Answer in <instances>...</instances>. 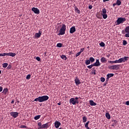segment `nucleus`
Returning a JSON list of instances; mask_svg holds the SVG:
<instances>
[{
	"label": "nucleus",
	"instance_id": "nucleus-47",
	"mask_svg": "<svg viewBox=\"0 0 129 129\" xmlns=\"http://www.w3.org/2000/svg\"><path fill=\"white\" fill-rule=\"evenodd\" d=\"M108 63H110V64H113L114 63V61H112V60H109L108 61Z\"/></svg>",
	"mask_w": 129,
	"mask_h": 129
},
{
	"label": "nucleus",
	"instance_id": "nucleus-30",
	"mask_svg": "<svg viewBox=\"0 0 129 129\" xmlns=\"http://www.w3.org/2000/svg\"><path fill=\"white\" fill-rule=\"evenodd\" d=\"M116 4L118 6H120L121 4V2L119 0H117Z\"/></svg>",
	"mask_w": 129,
	"mask_h": 129
},
{
	"label": "nucleus",
	"instance_id": "nucleus-39",
	"mask_svg": "<svg viewBox=\"0 0 129 129\" xmlns=\"http://www.w3.org/2000/svg\"><path fill=\"white\" fill-rule=\"evenodd\" d=\"M81 52H77L76 54V55H75V56H76V57H78L79 56H80V55H81Z\"/></svg>",
	"mask_w": 129,
	"mask_h": 129
},
{
	"label": "nucleus",
	"instance_id": "nucleus-25",
	"mask_svg": "<svg viewBox=\"0 0 129 129\" xmlns=\"http://www.w3.org/2000/svg\"><path fill=\"white\" fill-rule=\"evenodd\" d=\"M99 45L102 47H104L105 46V44L103 42H101L99 43Z\"/></svg>",
	"mask_w": 129,
	"mask_h": 129
},
{
	"label": "nucleus",
	"instance_id": "nucleus-15",
	"mask_svg": "<svg viewBox=\"0 0 129 129\" xmlns=\"http://www.w3.org/2000/svg\"><path fill=\"white\" fill-rule=\"evenodd\" d=\"M122 62H125L126 61L128 60L129 57L128 56H124L121 57Z\"/></svg>",
	"mask_w": 129,
	"mask_h": 129
},
{
	"label": "nucleus",
	"instance_id": "nucleus-63",
	"mask_svg": "<svg viewBox=\"0 0 129 129\" xmlns=\"http://www.w3.org/2000/svg\"><path fill=\"white\" fill-rule=\"evenodd\" d=\"M98 19H100V17H98Z\"/></svg>",
	"mask_w": 129,
	"mask_h": 129
},
{
	"label": "nucleus",
	"instance_id": "nucleus-3",
	"mask_svg": "<svg viewBox=\"0 0 129 129\" xmlns=\"http://www.w3.org/2000/svg\"><path fill=\"white\" fill-rule=\"evenodd\" d=\"M126 21L125 18H118L116 21L115 22L116 25H119L121 24H123Z\"/></svg>",
	"mask_w": 129,
	"mask_h": 129
},
{
	"label": "nucleus",
	"instance_id": "nucleus-42",
	"mask_svg": "<svg viewBox=\"0 0 129 129\" xmlns=\"http://www.w3.org/2000/svg\"><path fill=\"white\" fill-rule=\"evenodd\" d=\"M118 62H119V63H122V62H123L122 58H119V59H118Z\"/></svg>",
	"mask_w": 129,
	"mask_h": 129
},
{
	"label": "nucleus",
	"instance_id": "nucleus-38",
	"mask_svg": "<svg viewBox=\"0 0 129 129\" xmlns=\"http://www.w3.org/2000/svg\"><path fill=\"white\" fill-rule=\"evenodd\" d=\"M100 81L103 83L105 81V79L104 77H101L100 79Z\"/></svg>",
	"mask_w": 129,
	"mask_h": 129
},
{
	"label": "nucleus",
	"instance_id": "nucleus-32",
	"mask_svg": "<svg viewBox=\"0 0 129 129\" xmlns=\"http://www.w3.org/2000/svg\"><path fill=\"white\" fill-rule=\"evenodd\" d=\"M125 32L126 33H129V26H127L125 28Z\"/></svg>",
	"mask_w": 129,
	"mask_h": 129
},
{
	"label": "nucleus",
	"instance_id": "nucleus-31",
	"mask_svg": "<svg viewBox=\"0 0 129 129\" xmlns=\"http://www.w3.org/2000/svg\"><path fill=\"white\" fill-rule=\"evenodd\" d=\"M93 67H95V66L93 63V64H91V65L88 66L87 68L89 69H91Z\"/></svg>",
	"mask_w": 129,
	"mask_h": 129
},
{
	"label": "nucleus",
	"instance_id": "nucleus-41",
	"mask_svg": "<svg viewBox=\"0 0 129 129\" xmlns=\"http://www.w3.org/2000/svg\"><path fill=\"white\" fill-rule=\"evenodd\" d=\"M11 69H12V65L11 64H9L7 67V69L11 70Z\"/></svg>",
	"mask_w": 129,
	"mask_h": 129
},
{
	"label": "nucleus",
	"instance_id": "nucleus-35",
	"mask_svg": "<svg viewBox=\"0 0 129 129\" xmlns=\"http://www.w3.org/2000/svg\"><path fill=\"white\" fill-rule=\"evenodd\" d=\"M91 73L93 75H96V70H92L91 71Z\"/></svg>",
	"mask_w": 129,
	"mask_h": 129
},
{
	"label": "nucleus",
	"instance_id": "nucleus-19",
	"mask_svg": "<svg viewBox=\"0 0 129 129\" xmlns=\"http://www.w3.org/2000/svg\"><path fill=\"white\" fill-rule=\"evenodd\" d=\"M105 116L107 118V119H111V115H110V114H109V112H106L105 113Z\"/></svg>",
	"mask_w": 129,
	"mask_h": 129
},
{
	"label": "nucleus",
	"instance_id": "nucleus-50",
	"mask_svg": "<svg viewBox=\"0 0 129 129\" xmlns=\"http://www.w3.org/2000/svg\"><path fill=\"white\" fill-rule=\"evenodd\" d=\"M125 36L126 38H129V33L125 34Z\"/></svg>",
	"mask_w": 129,
	"mask_h": 129
},
{
	"label": "nucleus",
	"instance_id": "nucleus-7",
	"mask_svg": "<svg viewBox=\"0 0 129 129\" xmlns=\"http://www.w3.org/2000/svg\"><path fill=\"white\" fill-rule=\"evenodd\" d=\"M31 10L35 14L39 15L40 14V10L37 8L33 7Z\"/></svg>",
	"mask_w": 129,
	"mask_h": 129
},
{
	"label": "nucleus",
	"instance_id": "nucleus-59",
	"mask_svg": "<svg viewBox=\"0 0 129 129\" xmlns=\"http://www.w3.org/2000/svg\"><path fill=\"white\" fill-rule=\"evenodd\" d=\"M107 82H106V83H104V85H103V86H105L107 85Z\"/></svg>",
	"mask_w": 129,
	"mask_h": 129
},
{
	"label": "nucleus",
	"instance_id": "nucleus-55",
	"mask_svg": "<svg viewBox=\"0 0 129 129\" xmlns=\"http://www.w3.org/2000/svg\"><path fill=\"white\" fill-rule=\"evenodd\" d=\"M109 80V78L108 77H107L106 79V82H108Z\"/></svg>",
	"mask_w": 129,
	"mask_h": 129
},
{
	"label": "nucleus",
	"instance_id": "nucleus-1",
	"mask_svg": "<svg viewBox=\"0 0 129 129\" xmlns=\"http://www.w3.org/2000/svg\"><path fill=\"white\" fill-rule=\"evenodd\" d=\"M49 97L47 95H43L41 96H39L37 98L34 99V101L39 102V103H42L47 101Z\"/></svg>",
	"mask_w": 129,
	"mask_h": 129
},
{
	"label": "nucleus",
	"instance_id": "nucleus-51",
	"mask_svg": "<svg viewBox=\"0 0 129 129\" xmlns=\"http://www.w3.org/2000/svg\"><path fill=\"white\" fill-rule=\"evenodd\" d=\"M92 8H93V6L92 5H90V6H89V9L90 10H92Z\"/></svg>",
	"mask_w": 129,
	"mask_h": 129
},
{
	"label": "nucleus",
	"instance_id": "nucleus-40",
	"mask_svg": "<svg viewBox=\"0 0 129 129\" xmlns=\"http://www.w3.org/2000/svg\"><path fill=\"white\" fill-rule=\"evenodd\" d=\"M31 78V75L29 74L26 76V79L27 80H29Z\"/></svg>",
	"mask_w": 129,
	"mask_h": 129
},
{
	"label": "nucleus",
	"instance_id": "nucleus-52",
	"mask_svg": "<svg viewBox=\"0 0 129 129\" xmlns=\"http://www.w3.org/2000/svg\"><path fill=\"white\" fill-rule=\"evenodd\" d=\"M3 90V88L2 86H0V92H2Z\"/></svg>",
	"mask_w": 129,
	"mask_h": 129
},
{
	"label": "nucleus",
	"instance_id": "nucleus-4",
	"mask_svg": "<svg viewBox=\"0 0 129 129\" xmlns=\"http://www.w3.org/2000/svg\"><path fill=\"white\" fill-rule=\"evenodd\" d=\"M16 55V53H13V52L0 53V56L1 57L9 56H11L14 57Z\"/></svg>",
	"mask_w": 129,
	"mask_h": 129
},
{
	"label": "nucleus",
	"instance_id": "nucleus-48",
	"mask_svg": "<svg viewBox=\"0 0 129 129\" xmlns=\"http://www.w3.org/2000/svg\"><path fill=\"white\" fill-rule=\"evenodd\" d=\"M84 48H81V50H80V51H79V52H80V53H82L83 52H84Z\"/></svg>",
	"mask_w": 129,
	"mask_h": 129
},
{
	"label": "nucleus",
	"instance_id": "nucleus-29",
	"mask_svg": "<svg viewBox=\"0 0 129 129\" xmlns=\"http://www.w3.org/2000/svg\"><path fill=\"white\" fill-rule=\"evenodd\" d=\"M8 92V88H5L4 90H3V93H4V94H6Z\"/></svg>",
	"mask_w": 129,
	"mask_h": 129
},
{
	"label": "nucleus",
	"instance_id": "nucleus-27",
	"mask_svg": "<svg viewBox=\"0 0 129 129\" xmlns=\"http://www.w3.org/2000/svg\"><path fill=\"white\" fill-rule=\"evenodd\" d=\"M87 120V118L86 116H83V122H86Z\"/></svg>",
	"mask_w": 129,
	"mask_h": 129
},
{
	"label": "nucleus",
	"instance_id": "nucleus-16",
	"mask_svg": "<svg viewBox=\"0 0 129 129\" xmlns=\"http://www.w3.org/2000/svg\"><path fill=\"white\" fill-rule=\"evenodd\" d=\"M100 61L102 63H106L107 62V59L105 57H102L101 58Z\"/></svg>",
	"mask_w": 129,
	"mask_h": 129
},
{
	"label": "nucleus",
	"instance_id": "nucleus-5",
	"mask_svg": "<svg viewBox=\"0 0 129 129\" xmlns=\"http://www.w3.org/2000/svg\"><path fill=\"white\" fill-rule=\"evenodd\" d=\"M69 102L70 104H72V105H76V104H79V100H76L74 98H70L69 100Z\"/></svg>",
	"mask_w": 129,
	"mask_h": 129
},
{
	"label": "nucleus",
	"instance_id": "nucleus-60",
	"mask_svg": "<svg viewBox=\"0 0 129 129\" xmlns=\"http://www.w3.org/2000/svg\"><path fill=\"white\" fill-rule=\"evenodd\" d=\"M14 103V101L12 100V101H11V103Z\"/></svg>",
	"mask_w": 129,
	"mask_h": 129
},
{
	"label": "nucleus",
	"instance_id": "nucleus-57",
	"mask_svg": "<svg viewBox=\"0 0 129 129\" xmlns=\"http://www.w3.org/2000/svg\"><path fill=\"white\" fill-rule=\"evenodd\" d=\"M116 5H117L116 4H113V7H115Z\"/></svg>",
	"mask_w": 129,
	"mask_h": 129
},
{
	"label": "nucleus",
	"instance_id": "nucleus-14",
	"mask_svg": "<svg viewBox=\"0 0 129 129\" xmlns=\"http://www.w3.org/2000/svg\"><path fill=\"white\" fill-rule=\"evenodd\" d=\"M90 105L92 106H95L97 105V103H95L93 100H91L89 101Z\"/></svg>",
	"mask_w": 129,
	"mask_h": 129
},
{
	"label": "nucleus",
	"instance_id": "nucleus-37",
	"mask_svg": "<svg viewBox=\"0 0 129 129\" xmlns=\"http://www.w3.org/2000/svg\"><path fill=\"white\" fill-rule=\"evenodd\" d=\"M56 46L58 48H61L62 47V43H58L57 44Z\"/></svg>",
	"mask_w": 129,
	"mask_h": 129
},
{
	"label": "nucleus",
	"instance_id": "nucleus-36",
	"mask_svg": "<svg viewBox=\"0 0 129 129\" xmlns=\"http://www.w3.org/2000/svg\"><path fill=\"white\" fill-rule=\"evenodd\" d=\"M127 44V42L126 40H123V46H126Z\"/></svg>",
	"mask_w": 129,
	"mask_h": 129
},
{
	"label": "nucleus",
	"instance_id": "nucleus-62",
	"mask_svg": "<svg viewBox=\"0 0 129 129\" xmlns=\"http://www.w3.org/2000/svg\"><path fill=\"white\" fill-rule=\"evenodd\" d=\"M57 129H62L61 127H59V128H57Z\"/></svg>",
	"mask_w": 129,
	"mask_h": 129
},
{
	"label": "nucleus",
	"instance_id": "nucleus-58",
	"mask_svg": "<svg viewBox=\"0 0 129 129\" xmlns=\"http://www.w3.org/2000/svg\"><path fill=\"white\" fill-rule=\"evenodd\" d=\"M57 105H59V106L61 105V103H60V102L57 103Z\"/></svg>",
	"mask_w": 129,
	"mask_h": 129
},
{
	"label": "nucleus",
	"instance_id": "nucleus-44",
	"mask_svg": "<svg viewBox=\"0 0 129 129\" xmlns=\"http://www.w3.org/2000/svg\"><path fill=\"white\" fill-rule=\"evenodd\" d=\"M38 126L39 127H42V123L41 122H39L38 123Z\"/></svg>",
	"mask_w": 129,
	"mask_h": 129
},
{
	"label": "nucleus",
	"instance_id": "nucleus-53",
	"mask_svg": "<svg viewBox=\"0 0 129 129\" xmlns=\"http://www.w3.org/2000/svg\"><path fill=\"white\" fill-rule=\"evenodd\" d=\"M75 99L76 101H78L79 97H75Z\"/></svg>",
	"mask_w": 129,
	"mask_h": 129
},
{
	"label": "nucleus",
	"instance_id": "nucleus-56",
	"mask_svg": "<svg viewBox=\"0 0 129 129\" xmlns=\"http://www.w3.org/2000/svg\"><path fill=\"white\" fill-rule=\"evenodd\" d=\"M109 0H103V3H105L106 2H108Z\"/></svg>",
	"mask_w": 129,
	"mask_h": 129
},
{
	"label": "nucleus",
	"instance_id": "nucleus-8",
	"mask_svg": "<svg viewBox=\"0 0 129 129\" xmlns=\"http://www.w3.org/2000/svg\"><path fill=\"white\" fill-rule=\"evenodd\" d=\"M10 115L12 116L13 118H17L19 116V113L18 112H11Z\"/></svg>",
	"mask_w": 129,
	"mask_h": 129
},
{
	"label": "nucleus",
	"instance_id": "nucleus-13",
	"mask_svg": "<svg viewBox=\"0 0 129 129\" xmlns=\"http://www.w3.org/2000/svg\"><path fill=\"white\" fill-rule=\"evenodd\" d=\"M41 36V32L39 31L38 33H36L35 34V38H39Z\"/></svg>",
	"mask_w": 129,
	"mask_h": 129
},
{
	"label": "nucleus",
	"instance_id": "nucleus-9",
	"mask_svg": "<svg viewBox=\"0 0 129 129\" xmlns=\"http://www.w3.org/2000/svg\"><path fill=\"white\" fill-rule=\"evenodd\" d=\"M61 125V122L56 120L54 122V127L56 128H58L59 127V126Z\"/></svg>",
	"mask_w": 129,
	"mask_h": 129
},
{
	"label": "nucleus",
	"instance_id": "nucleus-6",
	"mask_svg": "<svg viewBox=\"0 0 129 129\" xmlns=\"http://www.w3.org/2000/svg\"><path fill=\"white\" fill-rule=\"evenodd\" d=\"M50 126L49 125V122H47L46 123L42 124L41 127H39L38 129L45 128L47 129Z\"/></svg>",
	"mask_w": 129,
	"mask_h": 129
},
{
	"label": "nucleus",
	"instance_id": "nucleus-43",
	"mask_svg": "<svg viewBox=\"0 0 129 129\" xmlns=\"http://www.w3.org/2000/svg\"><path fill=\"white\" fill-rule=\"evenodd\" d=\"M108 68H109V69H110V70H114V67H113V65L109 67Z\"/></svg>",
	"mask_w": 129,
	"mask_h": 129
},
{
	"label": "nucleus",
	"instance_id": "nucleus-49",
	"mask_svg": "<svg viewBox=\"0 0 129 129\" xmlns=\"http://www.w3.org/2000/svg\"><path fill=\"white\" fill-rule=\"evenodd\" d=\"M114 63H119L118 60H114Z\"/></svg>",
	"mask_w": 129,
	"mask_h": 129
},
{
	"label": "nucleus",
	"instance_id": "nucleus-22",
	"mask_svg": "<svg viewBox=\"0 0 129 129\" xmlns=\"http://www.w3.org/2000/svg\"><path fill=\"white\" fill-rule=\"evenodd\" d=\"M89 60L91 63H93L95 61V59L93 57H90L89 58Z\"/></svg>",
	"mask_w": 129,
	"mask_h": 129
},
{
	"label": "nucleus",
	"instance_id": "nucleus-45",
	"mask_svg": "<svg viewBox=\"0 0 129 129\" xmlns=\"http://www.w3.org/2000/svg\"><path fill=\"white\" fill-rule=\"evenodd\" d=\"M20 128H26V125H21L20 126Z\"/></svg>",
	"mask_w": 129,
	"mask_h": 129
},
{
	"label": "nucleus",
	"instance_id": "nucleus-34",
	"mask_svg": "<svg viewBox=\"0 0 129 129\" xmlns=\"http://www.w3.org/2000/svg\"><path fill=\"white\" fill-rule=\"evenodd\" d=\"M75 11L77 12L78 14H80L81 13V11L78 8H76L75 9Z\"/></svg>",
	"mask_w": 129,
	"mask_h": 129
},
{
	"label": "nucleus",
	"instance_id": "nucleus-61",
	"mask_svg": "<svg viewBox=\"0 0 129 129\" xmlns=\"http://www.w3.org/2000/svg\"><path fill=\"white\" fill-rule=\"evenodd\" d=\"M114 123L112 124V126H114Z\"/></svg>",
	"mask_w": 129,
	"mask_h": 129
},
{
	"label": "nucleus",
	"instance_id": "nucleus-33",
	"mask_svg": "<svg viewBox=\"0 0 129 129\" xmlns=\"http://www.w3.org/2000/svg\"><path fill=\"white\" fill-rule=\"evenodd\" d=\"M102 14H107V10L106 9H102Z\"/></svg>",
	"mask_w": 129,
	"mask_h": 129
},
{
	"label": "nucleus",
	"instance_id": "nucleus-11",
	"mask_svg": "<svg viewBox=\"0 0 129 129\" xmlns=\"http://www.w3.org/2000/svg\"><path fill=\"white\" fill-rule=\"evenodd\" d=\"M76 31L75 26H73L70 28V33L71 34H74Z\"/></svg>",
	"mask_w": 129,
	"mask_h": 129
},
{
	"label": "nucleus",
	"instance_id": "nucleus-18",
	"mask_svg": "<svg viewBox=\"0 0 129 129\" xmlns=\"http://www.w3.org/2000/svg\"><path fill=\"white\" fill-rule=\"evenodd\" d=\"M90 123V121H88L85 124V127L86 128V129H91L89 127V124Z\"/></svg>",
	"mask_w": 129,
	"mask_h": 129
},
{
	"label": "nucleus",
	"instance_id": "nucleus-24",
	"mask_svg": "<svg viewBox=\"0 0 129 129\" xmlns=\"http://www.w3.org/2000/svg\"><path fill=\"white\" fill-rule=\"evenodd\" d=\"M41 117V115H37L34 116V119L36 120H38Z\"/></svg>",
	"mask_w": 129,
	"mask_h": 129
},
{
	"label": "nucleus",
	"instance_id": "nucleus-23",
	"mask_svg": "<svg viewBox=\"0 0 129 129\" xmlns=\"http://www.w3.org/2000/svg\"><path fill=\"white\" fill-rule=\"evenodd\" d=\"M91 63V61L90 60V59H87L85 60V64L87 66H88L89 64H90Z\"/></svg>",
	"mask_w": 129,
	"mask_h": 129
},
{
	"label": "nucleus",
	"instance_id": "nucleus-46",
	"mask_svg": "<svg viewBox=\"0 0 129 129\" xmlns=\"http://www.w3.org/2000/svg\"><path fill=\"white\" fill-rule=\"evenodd\" d=\"M36 59L38 61H40L41 60L40 57H36Z\"/></svg>",
	"mask_w": 129,
	"mask_h": 129
},
{
	"label": "nucleus",
	"instance_id": "nucleus-64",
	"mask_svg": "<svg viewBox=\"0 0 129 129\" xmlns=\"http://www.w3.org/2000/svg\"><path fill=\"white\" fill-rule=\"evenodd\" d=\"M128 43H129V41H128Z\"/></svg>",
	"mask_w": 129,
	"mask_h": 129
},
{
	"label": "nucleus",
	"instance_id": "nucleus-21",
	"mask_svg": "<svg viewBox=\"0 0 129 129\" xmlns=\"http://www.w3.org/2000/svg\"><path fill=\"white\" fill-rule=\"evenodd\" d=\"M8 66V63L7 62L2 63V67H3V68H7Z\"/></svg>",
	"mask_w": 129,
	"mask_h": 129
},
{
	"label": "nucleus",
	"instance_id": "nucleus-17",
	"mask_svg": "<svg viewBox=\"0 0 129 129\" xmlns=\"http://www.w3.org/2000/svg\"><path fill=\"white\" fill-rule=\"evenodd\" d=\"M120 66L119 64L113 65L114 70H118L119 69Z\"/></svg>",
	"mask_w": 129,
	"mask_h": 129
},
{
	"label": "nucleus",
	"instance_id": "nucleus-20",
	"mask_svg": "<svg viewBox=\"0 0 129 129\" xmlns=\"http://www.w3.org/2000/svg\"><path fill=\"white\" fill-rule=\"evenodd\" d=\"M114 76V74H113V73H110V74H108L107 75V77L109 79H110V78H111V77H113Z\"/></svg>",
	"mask_w": 129,
	"mask_h": 129
},
{
	"label": "nucleus",
	"instance_id": "nucleus-2",
	"mask_svg": "<svg viewBox=\"0 0 129 129\" xmlns=\"http://www.w3.org/2000/svg\"><path fill=\"white\" fill-rule=\"evenodd\" d=\"M66 31V25L65 24H62L61 28L59 30V33L58 34V36L63 35L65 34Z\"/></svg>",
	"mask_w": 129,
	"mask_h": 129
},
{
	"label": "nucleus",
	"instance_id": "nucleus-54",
	"mask_svg": "<svg viewBox=\"0 0 129 129\" xmlns=\"http://www.w3.org/2000/svg\"><path fill=\"white\" fill-rule=\"evenodd\" d=\"M126 104L127 105H129V101H127L126 102Z\"/></svg>",
	"mask_w": 129,
	"mask_h": 129
},
{
	"label": "nucleus",
	"instance_id": "nucleus-10",
	"mask_svg": "<svg viewBox=\"0 0 129 129\" xmlns=\"http://www.w3.org/2000/svg\"><path fill=\"white\" fill-rule=\"evenodd\" d=\"M94 67H99L101 66V63L100 62L99 59H96V62L93 63Z\"/></svg>",
	"mask_w": 129,
	"mask_h": 129
},
{
	"label": "nucleus",
	"instance_id": "nucleus-12",
	"mask_svg": "<svg viewBox=\"0 0 129 129\" xmlns=\"http://www.w3.org/2000/svg\"><path fill=\"white\" fill-rule=\"evenodd\" d=\"M75 82L76 85H79L81 84L80 80L78 79V77H76L75 79Z\"/></svg>",
	"mask_w": 129,
	"mask_h": 129
},
{
	"label": "nucleus",
	"instance_id": "nucleus-28",
	"mask_svg": "<svg viewBox=\"0 0 129 129\" xmlns=\"http://www.w3.org/2000/svg\"><path fill=\"white\" fill-rule=\"evenodd\" d=\"M61 59L65 60L67 59V56L65 55H61Z\"/></svg>",
	"mask_w": 129,
	"mask_h": 129
},
{
	"label": "nucleus",
	"instance_id": "nucleus-26",
	"mask_svg": "<svg viewBox=\"0 0 129 129\" xmlns=\"http://www.w3.org/2000/svg\"><path fill=\"white\" fill-rule=\"evenodd\" d=\"M102 16L104 19H106L108 18V15L106 14H102Z\"/></svg>",
	"mask_w": 129,
	"mask_h": 129
}]
</instances>
